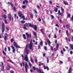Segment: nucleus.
Masks as SVG:
<instances>
[{"label":"nucleus","instance_id":"23","mask_svg":"<svg viewBox=\"0 0 73 73\" xmlns=\"http://www.w3.org/2000/svg\"><path fill=\"white\" fill-rule=\"evenodd\" d=\"M23 37L24 39H26V36H25V34H23Z\"/></svg>","mask_w":73,"mask_h":73},{"label":"nucleus","instance_id":"5","mask_svg":"<svg viewBox=\"0 0 73 73\" xmlns=\"http://www.w3.org/2000/svg\"><path fill=\"white\" fill-rule=\"evenodd\" d=\"M2 32L4 33V31H5V25L4 24V23H3L2 24Z\"/></svg>","mask_w":73,"mask_h":73},{"label":"nucleus","instance_id":"44","mask_svg":"<svg viewBox=\"0 0 73 73\" xmlns=\"http://www.w3.org/2000/svg\"><path fill=\"white\" fill-rule=\"evenodd\" d=\"M13 38H11V42H13Z\"/></svg>","mask_w":73,"mask_h":73},{"label":"nucleus","instance_id":"52","mask_svg":"<svg viewBox=\"0 0 73 73\" xmlns=\"http://www.w3.org/2000/svg\"><path fill=\"white\" fill-rule=\"evenodd\" d=\"M44 49H45V50H46L47 49H46V46H44Z\"/></svg>","mask_w":73,"mask_h":73},{"label":"nucleus","instance_id":"43","mask_svg":"<svg viewBox=\"0 0 73 73\" xmlns=\"http://www.w3.org/2000/svg\"><path fill=\"white\" fill-rule=\"evenodd\" d=\"M34 36H36V32H34Z\"/></svg>","mask_w":73,"mask_h":73},{"label":"nucleus","instance_id":"47","mask_svg":"<svg viewBox=\"0 0 73 73\" xmlns=\"http://www.w3.org/2000/svg\"><path fill=\"white\" fill-rule=\"evenodd\" d=\"M58 14H59V15L61 13V12H60V11L59 10H58Z\"/></svg>","mask_w":73,"mask_h":73},{"label":"nucleus","instance_id":"7","mask_svg":"<svg viewBox=\"0 0 73 73\" xmlns=\"http://www.w3.org/2000/svg\"><path fill=\"white\" fill-rule=\"evenodd\" d=\"M28 47V45H27L26 46V47L25 48V50H26V54H29V50L27 49Z\"/></svg>","mask_w":73,"mask_h":73},{"label":"nucleus","instance_id":"1","mask_svg":"<svg viewBox=\"0 0 73 73\" xmlns=\"http://www.w3.org/2000/svg\"><path fill=\"white\" fill-rule=\"evenodd\" d=\"M25 25V26L27 27H28L30 26V27H32L35 30H37V26L36 25H32V24H31V23H30L29 25V23H26Z\"/></svg>","mask_w":73,"mask_h":73},{"label":"nucleus","instance_id":"30","mask_svg":"<svg viewBox=\"0 0 73 73\" xmlns=\"http://www.w3.org/2000/svg\"><path fill=\"white\" fill-rule=\"evenodd\" d=\"M30 60L31 62H33V63L34 62L33 61V59H32V58H31Z\"/></svg>","mask_w":73,"mask_h":73},{"label":"nucleus","instance_id":"14","mask_svg":"<svg viewBox=\"0 0 73 73\" xmlns=\"http://www.w3.org/2000/svg\"><path fill=\"white\" fill-rule=\"evenodd\" d=\"M1 17H2V18H4V19H7V16H6L5 15H4V16H3V15L2 14Z\"/></svg>","mask_w":73,"mask_h":73},{"label":"nucleus","instance_id":"27","mask_svg":"<svg viewBox=\"0 0 73 73\" xmlns=\"http://www.w3.org/2000/svg\"><path fill=\"white\" fill-rule=\"evenodd\" d=\"M43 43V42H42V41L41 40L40 42V45H42V44Z\"/></svg>","mask_w":73,"mask_h":73},{"label":"nucleus","instance_id":"46","mask_svg":"<svg viewBox=\"0 0 73 73\" xmlns=\"http://www.w3.org/2000/svg\"><path fill=\"white\" fill-rule=\"evenodd\" d=\"M68 17H70V15L68 14Z\"/></svg>","mask_w":73,"mask_h":73},{"label":"nucleus","instance_id":"28","mask_svg":"<svg viewBox=\"0 0 73 73\" xmlns=\"http://www.w3.org/2000/svg\"><path fill=\"white\" fill-rule=\"evenodd\" d=\"M11 67L9 66H8V67L7 68V70H9L10 68Z\"/></svg>","mask_w":73,"mask_h":73},{"label":"nucleus","instance_id":"51","mask_svg":"<svg viewBox=\"0 0 73 73\" xmlns=\"http://www.w3.org/2000/svg\"><path fill=\"white\" fill-rule=\"evenodd\" d=\"M31 44H33V43H32V40H31V42L30 44H31Z\"/></svg>","mask_w":73,"mask_h":73},{"label":"nucleus","instance_id":"20","mask_svg":"<svg viewBox=\"0 0 73 73\" xmlns=\"http://www.w3.org/2000/svg\"><path fill=\"white\" fill-rule=\"evenodd\" d=\"M63 3L64 4H65V5H68V3L66 1H64Z\"/></svg>","mask_w":73,"mask_h":73},{"label":"nucleus","instance_id":"54","mask_svg":"<svg viewBox=\"0 0 73 73\" xmlns=\"http://www.w3.org/2000/svg\"><path fill=\"white\" fill-rule=\"evenodd\" d=\"M41 18H39L38 21H41Z\"/></svg>","mask_w":73,"mask_h":73},{"label":"nucleus","instance_id":"8","mask_svg":"<svg viewBox=\"0 0 73 73\" xmlns=\"http://www.w3.org/2000/svg\"><path fill=\"white\" fill-rule=\"evenodd\" d=\"M26 35H27V37L28 38H29V37H30V38H32V35H31V34H30L29 35V34H28V33H26Z\"/></svg>","mask_w":73,"mask_h":73},{"label":"nucleus","instance_id":"24","mask_svg":"<svg viewBox=\"0 0 73 73\" xmlns=\"http://www.w3.org/2000/svg\"><path fill=\"white\" fill-rule=\"evenodd\" d=\"M7 61H9L10 62H11V63H12V64H13V62H12V61L10 59H9L8 60H7Z\"/></svg>","mask_w":73,"mask_h":73},{"label":"nucleus","instance_id":"4","mask_svg":"<svg viewBox=\"0 0 73 73\" xmlns=\"http://www.w3.org/2000/svg\"><path fill=\"white\" fill-rule=\"evenodd\" d=\"M25 72H28V70L27 69H28V63L27 62L25 63Z\"/></svg>","mask_w":73,"mask_h":73},{"label":"nucleus","instance_id":"32","mask_svg":"<svg viewBox=\"0 0 73 73\" xmlns=\"http://www.w3.org/2000/svg\"><path fill=\"white\" fill-rule=\"evenodd\" d=\"M43 31V29H41L40 31L43 34V35H44V33H43V31Z\"/></svg>","mask_w":73,"mask_h":73},{"label":"nucleus","instance_id":"38","mask_svg":"<svg viewBox=\"0 0 73 73\" xmlns=\"http://www.w3.org/2000/svg\"><path fill=\"white\" fill-rule=\"evenodd\" d=\"M43 64H44L43 63H39V66H41V65H43Z\"/></svg>","mask_w":73,"mask_h":73},{"label":"nucleus","instance_id":"25","mask_svg":"<svg viewBox=\"0 0 73 73\" xmlns=\"http://www.w3.org/2000/svg\"><path fill=\"white\" fill-rule=\"evenodd\" d=\"M8 4H10L11 6V7H13V5L12 3H10V2H8Z\"/></svg>","mask_w":73,"mask_h":73},{"label":"nucleus","instance_id":"11","mask_svg":"<svg viewBox=\"0 0 73 73\" xmlns=\"http://www.w3.org/2000/svg\"><path fill=\"white\" fill-rule=\"evenodd\" d=\"M8 17L10 20H11V19H12V16H11V14H9L8 15Z\"/></svg>","mask_w":73,"mask_h":73},{"label":"nucleus","instance_id":"9","mask_svg":"<svg viewBox=\"0 0 73 73\" xmlns=\"http://www.w3.org/2000/svg\"><path fill=\"white\" fill-rule=\"evenodd\" d=\"M11 48L13 49V52L14 53H15V47L13 46H11Z\"/></svg>","mask_w":73,"mask_h":73},{"label":"nucleus","instance_id":"57","mask_svg":"<svg viewBox=\"0 0 73 73\" xmlns=\"http://www.w3.org/2000/svg\"><path fill=\"white\" fill-rule=\"evenodd\" d=\"M61 54H64V52H63V51H62V50H61Z\"/></svg>","mask_w":73,"mask_h":73},{"label":"nucleus","instance_id":"2","mask_svg":"<svg viewBox=\"0 0 73 73\" xmlns=\"http://www.w3.org/2000/svg\"><path fill=\"white\" fill-rule=\"evenodd\" d=\"M21 56L22 57V59L23 60H24H24L26 61H27V62H28V56H27V55H26L25 57L23 55H21Z\"/></svg>","mask_w":73,"mask_h":73},{"label":"nucleus","instance_id":"16","mask_svg":"<svg viewBox=\"0 0 73 73\" xmlns=\"http://www.w3.org/2000/svg\"><path fill=\"white\" fill-rule=\"evenodd\" d=\"M18 15L20 17H22V16H21L22 15V13H21V12H19L18 13Z\"/></svg>","mask_w":73,"mask_h":73},{"label":"nucleus","instance_id":"17","mask_svg":"<svg viewBox=\"0 0 73 73\" xmlns=\"http://www.w3.org/2000/svg\"><path fill=\"white\" fill-rule=\"evenodd\" d=\"M1 66H2V70H4V66H3V65H4V64H3V62H1Z\"/></svg>","mask_w":73,"mask_h":73},{"label":"nucleus","instance_id":"45","mask_svg":"<svg viewBox=\"0 0 73 73\" xmlns=\"http://www.w3.org/2000/svg\"><path fill=\"white\" fill-rule=\"evenodd\" d=\"M55 26H56V27H59V26H58V25L57 24H56Z\"/></svg>","mask_w":73,"mask_h":73},{"label":"nucleus","instance_id":"48","mask_svg":"<svg viewBox=\"0 0 73 73\" xmlns=\"http://www.w3.org/2000/svg\"><path fill=\"white\" fill-rule=\"evenodd\" d=\"M4 22L6 24H7V20H4Z\"/></svg>","mask_w":73,"mask_h":73},{"label":"nucleus","instance_id":"35","mask_svg":"<svg viewBox=\"0 0 73 73\" xmlns=\"http://www.w3.org/2000/svg\"><path fill=\"white\" fill-rule=\"evenodd\" d=\"M46 58L47 59V63H49V58Z\"/></svg>","mask_w":73,"mask_h":73},{"label":"nucleus","instance_id":"10","mask_svg":"<svg viewBox=\"0 0 73 73\" xmlns=\"http://www.w3.org/2000/svg\"><path fill=\"white\" fill-rule=\"evenodd\" d=\"M36 70L38 71V72H40V73H42V72H41V69H39L38 68H36Z\"/></svg>","mask_w":73,"mask_h":73},{"label":"nucleus","instance_id":"6","mask_svg":"<svg viewBox=\"0 0 73 73\" xmlns=\"http://www.w3.org/2000/svg\"><path fill=\"white\" fill-rule=\"evenodd\" d=\"M13 45L14 46H15V47H16V48H20V46H19L16 44V42H14Z\"/></svg>","mask_w":73,"mask_h":73},{"label":"nucleus","instance_id":"34","mask_svg":"<svg viewBox=\"0 0 73 73\" xmlns=\"http://www.w3.org/2000/svg\"><path fill=\"white\" fill-rule=\"evenodd\" d=\"M66 28H69V25H66Z\"/></svg>","mask_w":73,"mask_h":73},{"label":"nucleus","instance_id":"56","mask_svg":"<svg viewBox=\"0 0 73 73\" xmlns=\"http://www.w3.org/2000/svg\"><path fill=\"white\" fill-rule=\"evenodd\" d=\"M45 55H46V54H45V53L43 54V57H45Z\"/></svg>","mask_w":73,"mask_h":73},{"label":"nucleus","instance_id":"12","mask_svg":"<svg viewBox=\"0 0 73 73\" xmlns=\"http://www.w3.org/2000/svg\"><path fill=\"white\" fill-rule=\"evenodd\" d=\"M47 42L48 43V44L49 46H50V40H49V39H47Z\"/></svg>","mask_w":73,"mask_h":73},{"label":"nucleus","instance_id":"29","mask_svg":"<svg viewBox=\"0 0 73 73\" xmlns=\"http://www.w3.org/2000/svg\"><path fill=\"white\" fill-rule=\"evenodd\" d=\"M7 38V36L5 35L4 37V39L5 41H6V38Z\"/></svg>","mask_w":73,"mask_h":73},{"label":"nucleus","instance_id":"18","mask_svg":"<svg viewBox=\"0 0 73 73\" xmlns=\"http://www.w3.org/2000/svg\"><path fill=\"white\" fill-rule=\"evenodd\" d=\"M61 10L62 11V12L64 13V9H63V8H62V7H61Z\"/></svg>","mask_w":73,"mask_h":73},{"label":"nucleus","instance_id":"49","mask_svg":"<svg viewBox=\"0 0 73 73\" xmlns=\"http://www.w3.org/2000/svg\"><path fill=\"white\" fill-rule=\"evenodd\" d=\"M38 49H40V48H41V47H40V45H38Z\"/></svg>","mask_w":73,"mask_h":73},{"label":"nucleus","instance_id":"62","mask_svg":"<svg viewBox=\"0 0 73 73\" xmlns=\"http://www.w3.org/2000/svg\"><path fill=\"white\" fill-rule=\"evenodd\" d=\"M35 62H36V63H37V59H35Z\"/></svg>","mask_w":73,"mask_h":73},{"label":"nucleus","instance_id":"60","mask_svg":"<svg viewBox=\"0 0 73 73\" xmlns=\"http://www.w3.org/2000/svg\"><path fill=\"white\" fill-rule=\"evenodd\" d=\"M46 67H46L45 66H44V69H46Z\"/></svg>","mask_w":73,"mask_h":73},{"label":"nucleus","instance_id":"36","mask_svg":"<svg viewBox=\"0 0 73 73\" xmlns=\"http://www.w3.org/2000/svg\"><path fill=\"white\" fill-rule=\"evenodd\" d=\"M21 23H22V24H24V23H25V21H21Z\"/></svg>","mask_w":73,"mask_h":73},{"label":"nucleus","instance_id":"37","mask_svg":"<svg viewBox=\"0 0 73 73\" xmlns=\"http://www.w3.org/2000/svg\"><path fill=\"white\" fill-rule=\"evenodd\" d=\"M3 54L4 55H6V53H5V52L4 51H3Z\"/></svg>","mask_w":73,"mask_h":73},{"label":"nucleus","instance_id":"59","mask_svg":"<svg viewBox=\"0 0 73 73\" xmlns=\"http://www.w3.org/2000/svg\"><path fill=\"white\" fill-rule=\"evenodd\" d=\"M70 54H73V52L72 51H70Z\"/></svg>","mask_w":73,"mask_h":73},{"label":"nucleus","instance_id":"22","mask_svg":"<svg viewBox=\"0 0 73 73\" xmlns=\"http://www.w3.org/2000/svg\"><path fill=\"white\" fill-rule=\"evenodd\" d=\"M71 70H72V68L70 67L68 71V73H71Z\"/></svg>","mask_w":73,"mask_h":73},{"label":"nucleus","instance_id":"41","mask_svg":"<svg viewBox=\"0 0 73 73\" xmlns=\"http://www.w3.org/2000/svg\"><path fill=\"white\" fill-rule=\"evenodd\" d=\"M63 13H60L59 15H60V16H63Z\"/></svg>","mask_w":73,"mask_h":73},{"label":"nucleus","instance_id":"42","mask_svg":"<svg viewBox=\"0 0 73 73\" xmlns=\"http://www.w3.org/2000/svg\"><path fill=\"white\" fill-rule=\"evenodd\" d=\"M51 49L52 50H53V47L52 46H51Z\"/></svg>","mask_w":73,"mask_h":73},{"label":"nucleus","instance_id":"3","mask_svg":"<svg viewBox=\"0 0 73 73\" xmlns=\"http://www.w3.org/2000/svg\"><path fill=\"white\" fill-rule=\"evenodd\" d=\"M32 45H33V44H31V43H30L29 44V48L30 49L33 50L34 48H33V47L32 46Z\"/></svg>","mask_w":73,"mask_h":73},{"label":"nucleus","instance_id":"26","mask_svg":"<svg viewBox=\"0 0 73 73\" xmlns=\"http://www.w3.org/2000/svg\"><path fill=\"white\" fill-rule=\"evenodd\" d=\"M26 26L25 25V24H24V26L23 27V28L24 29H27V27H26Z\"/></svg>","mask_w":73,"mask_h":73},{"label":"nucleus","instance_id":"63","mask_svg":"<svg viewBox=\"0 0 73 73\" xmlns=\"http://www.w3.org/2000/svg\"><path fill=\"white\" fill-rule=\"evenodd\" d=\"M13 10H14V11H16V8H15V7H14Z\"/></svg>","mask_w":73,"mask_h":73},{"label":"nucleus","instance_id":"50","mask_svg":"<svg viewBox=\"0 0 73 73\" xmlns=\"http://www.w3.org/2000/svg\"><path fill=\"white\" fill-rule=\"evenodd\" d=\"M31 17L32 18H33V14H31Z\"/></svg>","mask_w":73,"mask_h":73},{"label":"nucleus","instance_id":"15","mask_svg":"<svg viewBox=\"0 0 73 73\" xmlns=\"http://www.w3.org/2000/svg\"><path fill=\"white\" fill-rule=\"evenodd\" d=\"M66 32L67 36H70V34L69 33V32H68V30H66Z\"/></svg>","mask_w":73,"mask_h":73},{"label":"nucleus","instance_id":"33","mask_svg":"<svg viewBox=\"0 0 73 73\" xmlns=\"http://www.w3.org/2000/svg\"><path fill=\"white\" fill-rule=\"evenodd\" d=\"M22 8H23V9H25L26 8V6L25 5H23L22 6Z\"/></svg>","mask_w":73,"mask_h":73},{"label":"nucleus","instance_id":"58","mask_svg":"<svg viewBox=\"0 0 73 73\" xmlns=\"http://www.w3.org/2000/svg\"><path fill=\"white\" fill-rule=\"evenodd\" d=\"M71 21H73V16H72V18L71 19Z\"/></svg>","mask_w":73,"mask_h":73},{"label":"nucleus","instance_id":"55","mask_svg":"<svg viewBox=\"0 0 73 73\" xmlns=\"http://www.w3.org/2000/svg\"><path fill=\"white\" fill-rule=\"evenodd\" d=\"M37 7L38 9H39L40 8V6H38V5H37Z\"/></svg>","mask_w":73,"mask_h":73},{"label":"nucleus","instance_id":"31","mask_svg":"<svg viewBox=\"0 0 73 73\" xmlns=\"http://www.w3.org/2000/svg\"><path fill=\"white\" fill-rule=\"evenodd\" d=\"M33 69L34 70H35L36 69V68L35 66H33Z\"/></svg>","mask_w":73,"mask_h":73},{"label":"nucleus","instance_id":"64","mask_svg":"<svg viewBox=\"0 0 73 73\" xmlns=\"http://www.w3.org/2000/svg\"><path fill=\"white\" fill-rule=\"evenodd\" d=\"M52 1H50L49 3L50 4H52Z\"/></svg>","mask_w":73,"mask_h":73},{"label":"nucleus","instance_id":"53","mask_svg":"<svg viewBox=\"0 0 73 73\" xmlns=\"http://www.w3.org/2000/svg\"><path fill=\"white\" fill-rule=\"evenodd\" d=\"M54 38H57V36L56 35H54Z\"/></svg>","mask_w":73,"mask_h":73},{"label":"nucleus","instance_id":"19","mask_svg":"<svg viewBox=\"0 0 73 73\" xmlns=\"http://www.w3.org/2000/svg\"><path fill=\"white\" fill-rule=\"evenodd\" d=\"M21 18H22L23 20H28V18H27L26 19H25V17L24 16H22Z\"/></svg>","mask_w":73,"mask_h":73},{"label":"nucleus","instance_id":"13","mask_svg":"<svg viewBox=\"0 0 73 73\" xmlns=\"http://www.w3.org/2000/svg\"><path fill=\"white\" fill-rule=\"evenodd\" d=\"M58 47H59V45L58 44H57L56 46V48L55 49V51H56L57 49H58Z\"/></svg>","mask_w":73,"mask_h":73},{"label":"nucleus","instance_id":"61","mask_svg":"<svg viewBox=\"0 0 73 73\" xmlns=\"http://www.w3.org/2000/svg\"><path fill=\"white\" fill-rule=\"evenodd\" d=\"M8 49L9 51H10L11 50L10 49V48H9V47H8Z\"/></svg>","mask_w":73,"mask_h":73},{"label":"nucleus","instance_id":"21","mask_svg":"<svg viewBox=\"0 0 73 73\" xmlns=\"http://www.w3.org/2000/svg\"><path fill=\"white\" fill-rule=\"evenodd\" d=\"M57 10H58V9L57 8V7H55L54 9V11L56 12H57Z\"/></svg>","mask_w":73,"mask_h":73},{"label":"nucleus","instance_id":"40","mask_svg":"<svg viewBox=\"0 0 73 73\" xmlns=\"http://www.w3.org/2000/svg\"><path fill=\"white\" fill-rule=\"evenodd\" d=\"M51 17L52 19H53L54 18V16L53 15H51Z\"/></svg>","mask_w":73,"mask_h":73},{"label":"nucleus","instance_id":"39","mask_svg":"<svg viewBox=\"0 0 73 73\" xmlns=\"http://www.w3.org/2000/svg\"><path fill=\"white\" fill-rule=\"evenodd\" d=\"M29 65L30 67H31L32 66V64H31V63H29Z\"/></svg>","mask_w":73,"mask_h":73}]
</instances>
